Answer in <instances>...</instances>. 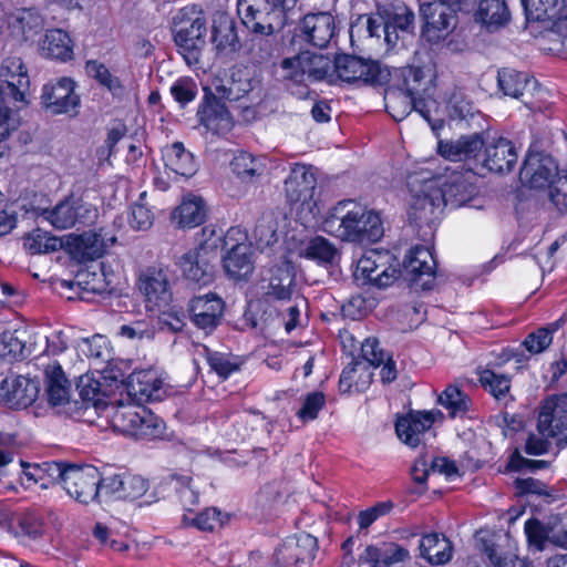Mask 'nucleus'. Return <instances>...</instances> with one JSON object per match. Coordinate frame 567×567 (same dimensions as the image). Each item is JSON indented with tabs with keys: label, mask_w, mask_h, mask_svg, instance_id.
Masks as SVG:
<instances>
[{
	"label": "nucleus",
	"mask_w": 567,
	"mask_h": 567,
	"mask_svg": "<svg viewBox=\"0 0 567 567\" xmlns=\"http://www.w3.org/2000/svg\"><path fill=\"white\" fill-rule=\"evenodd\" d=\"M322 230L342 241L377 243L384 233L382 219L373 209L354 200H340L329 209Z\"/></svg>",
	"instance_id": "f257e3e1"
},
{
	"label": "nucleus",
	"mask_w": 567,
	"mask_h": 567,
	"mask_svg": "<svg viewBox=\"0 0 567 567\" xmlns=\"http://www.w3.org/2000/svg\"><path fill=\"white\" fill-rule=\"evenodd\" d=\"M470 173L453 172L441 186L426 182L422 194L414 197L409 216L414 221L430 223L436 209L442 206L457 208L470 202L476 187L470 181Z\"/></svg>",
	"instance_id": "f03ea898"
},
{
	"label": "nucleus",
	"mask_w": 567,
	"mask_h": 567,
	"mask_svg": "<svg viewBox=\"0 0 567 567\" xmlns=\"http://www.w3.org/2000/svg\"><path fill=\"white\" fill-rule=\"evenodd\" d=\"M83 414L100 411V416L107 420L114 431L141 440L161 437L165 431V423L150 410L127 400L114 401L100 406L95 403L83 402Z\"/></svg>",
	"instance_id": "7ed1b4c3"
},
{
	"label": "nucleus",
	"mask_w": 567,
	"mask_h": 567,
	"mask_svg": "<svg viewBox=\"0 0 567 567\" xmlns=\"http://www.w3.org/2000/svg\"><path fill=\"white\" fill-rule=\"evenodd\" d=\"M206 31L205 17L196 7L183 8L174 16V40L188 65L199 62Z\"/></svg>",
	"instance_id": "20e7f679"
},
{
	"label": "nucleus",
	"mask_w": 567,
	"mask_h": 567,
	"mask_svg": "<svg viewBox=\"0 0 567 567\" xmlns=\"http://www.w3.org/2000/svg\"><path fill=\"white\" fill-rule=\"evenodd\" d=\"M473 0H433L422 6L424 34L430 42L444 40L455 28L456 12L468 10Z\"/></svg>",
	"instance_id": "39448f33"
},
{
	"label": "nucleus",
	"mask_w": 567,
	"mask_h": 567,
	"mask_svg": "<svg viewBox=\"0 0 567 567\" xmlns=\"http://www.w3.org/2000/svg\"><path fill=\"white\" fill-rule=\"evenodd\" d=\"M497 86L504 95L520 99L529 110L540 109L547 94L534 76L511 68L498 70Z\"/></svg>",
	"instance_id": "423d86ee"
},
{
	"label": "nucleus",
	"mask_w": 567,
	"mask_h": 567,
	"mask_svg": "<svg viewBox=\"0 0 567 567\" xmlns=\"http://www.w3.org/2000/svg\"><path fill=\"white\" fill-rule=\"evenodd\" d=\"M104 477L93 465H69L64 482V491L75 501L82 504L90 502L101 503L103 499L102 485Z\"/></svg>",
	"instance_id": "0eeeda50"
},
{
	"label": "nucleus",
	"mask_w": 567,
	"mask_h": 567,
	"mask_svg": "<svg viewBox=\"0 0 567 567\" xmlns=\"http://www.w3.org/2000/svg\"><path fill=\"white\" fill-rule=\"evenodd\" d=\"M39 216L55 229L63 230L92 223L96 217V208L81 197L70 195L54 207L43 209Z\"/></svg>",
	"instance_id": "6e6552de"
},
{
	"label": "nucleus",
	"mask_w": 567,
	"mask_h": 567,
	"mask_svg": "<svg viewBox=\"0 0 567 567\" xmlns=\"http://www.w3.org/2000/svg\"><path fill=\"white\" fill-rule=\"evenodd\" d=\"M243 24L254 33L270 35L285 28L270 0H237Z\"/></svg>",
	"instance_id": "1a4fd4ad"
},
{
	"label": "nucleus",
	"mask_w": 567,
	"mask_h": 567,
	"mask_svg": "<svg viewBox=\"0 0 567 567\" xmlns=\"http://www.w3.org/2000/svg\"><path fill=\"white\" fill-rule=\"evenodd\" d=\"M333 70L340 80L349 83L361 81L372 85L382 84L390 75L388 69L382 68L379 62L349 54L338 55Z\"/></svg>",
	"instance_id": "9d476101"
},
{
	"label": "nucleus",
	"mask_w": 567,
	"mask_h": 567,
	"mask_svg": "<svg viewBox=\"0 0 567 567\" xmlns=\"http://www.w3.org/2000/svg\"><path fill=\"white\" fill-rule=\"evenodd\" d=\"M216 258V245L204 243L183 254L177 265L186 279L207 285L214 279Z\"/></svg>",
	"instance_id": "9b49d317"
},
{
	"label": "nucleus",
	"mask_w": 567,
	"mask_h": 567,
	"mask_svg": "<svg viewBox=\"0 0 567 567\" xmlns=\"http://www.w3.org/2000/svg\"><path fill=\"white\" fill-rule=\"evenodd\" d=\"M390 256L375 250L365 252L358 261L354 278L362 285L389 287L398 278L396 268L389 265Z\"/></svg>",
	"instance_id": "f8f14e48"
},
{
	"label": "nucleus",
	"mask_w": 567,
	"mask_h": 567,
	"mask_svg": "<svg viewBox=\"0 0 567 567\" xmlns=\"http://www.w3.org/2000/svg\"><path fill=\"white\" fill-rule=\"evenodd\" d=\"M318 549L317 538L302 533L287 538L275 553L277 567H309Z\"/></svg>",
	"instance_id": "ddd939ff"
},
{
	"label": "nucleus",
	"mask_w": 567,
	"mask_h": 567,
	"mask_svg": "<svg viewBox=\"0 0 567 567\" xmlns=\"http://www.w3.org/2000/svg\"><path fill=\"white\" fill-rule=\"evenodd\" d=\"M224 310V300L214 292L192 298L188 306L192 322L206 336L220 324Z\"/></svg>",
	"instance_id": "4468645a"
},
{
	"label": "nucleus",
	"mask_w": 567,
	"mask_h": 567,
	"mask_svg": "<svg viewBox=\"0 0 567 567\" xmlns=\"http://www.w3.org/2000/svg\"><path fill=\"white\" fill-rule=\"evenodd\" d=\"M563 174L558 169L556 161L547 154L528 153L526 156L519 176L522 182L530 188L550 187L551 184Z\"/></svg>",
	"instance_id": "2eb2a0df"
},
{
	"label": "nucleus",
	"mask_w": 567,
	"mask_h": 567,
	"mask_svg": "<svg viewBox=\"0 0 567 567\" xmlns=\"http://www.w3.org/2000/svg\"><path fill=\"white\" fill-rule=\"evenodd\" d=\"M317 178L310 166L295 164L285 179V195L289 204L311 208Z\"/></svg>",
	"instance_id": "dca6fc26"
},
{
	"label": "nucleus",
	"mask_w": 567,
	"mask_h": 567,
	"mask_svg": "<svg viewBox=\"0 0 567 567\" xmlns=\"http://www.w3.org/2000/svg\"><path fill=\"white\" fill-rule=\"evenodd\" d=\"M74 90L75 83L70 78H61L54 83H48L42 89V105L52 114L69 113L80 104V97Z\"/></svg>",
	"instance_id": "f3484780"
},
{
	"label": "nucleus",
	"mask_w": 567,
	"mask_h": 567,
	"mask_svg": "<svg viewBox=\"0 0 567 567\" xmlns=\"http://www.w3.org/2000/svg\"><path fill=\"white\" fill-rule=\"evenodd\" d=\"M0 76L7 83L6 94L16 103V106H25L30 78L22 59L20 56L6 58L0 66Z\"/></svg>",
	"instance_id": "a211bd4d"
},
{
	"label": "nucleus",
	"mask_w": 567,
	"mask_h": 567,
	"mask_svg": "<svg viewBox=\"0 0 567 567\" xmlns=\"http://www.w3.org/2000/svg\"><path fill=\"white\" fill-rule=\"evenodd\" d=\"M537 430L543 436H563L567 432V394L545 400L538 414Z\"/></svg>",
	"instance_id": "6ab92c4d"
},
{
	"label": "nucleus",
	"mask_w": 567,
	"mask_h": 567,
	"mask_svg": "<svg viewBox=\"0 0 567 567\" xmlns=\"http://www.w3.org/2000/svg\"><path fill=\"white\" fill-rule=\"evenodd\" d=\"M148 489V482L140 475L114 474L104 477L103 498L130 499L142 497Z\"/></svg>",
	"instance_id": "aec40b11"
},
{
	"label": "nucleus",
	"mask_w": 567,
	"mask_h": 567,
	"mask_svg": "<svg viewBox=\"0 0 567 567\" xmlns=\"http://www.w3.org/2000/svg\"><path fill=\"white\" fill-rule=\"evenodd\" d=\"M410 551L394 542L368 545L359 555V563L369 567H393L410 560Z\"/></svg>",
	"instance_id": "412c9836"
},
{
	"label": "nucleus",
	"mask_w": 567,
	"mask_h": 567,
	"mask_svg": "<svg viewBox=\"0 0 567 567\" xmlns=\"http://www.w3.org/2000/svg\"><path fill=\"white\" fill-rule=\"evenodd\" d=\"M436 415L442 416V413L440 411L413 412L399 417L395 423L399 439L412 447L417 446L424 433L432 427Z\"/></svg>",
	"instance_id": "4be33fe9"
},
{
	"label": "nucleus",
	"mask_w": 567,
	"mask_h": 567,
	"mask_svg": "<svg viewBox=\"0 0 567 567\" xmlns=\"http://www.w3.org/2000/svg\"><path fill=\"white\" fill-rule=\"evenodd\" d=\"M517 159L518 154L514 144L505 137H498L486 144L483 166L489 172L504 174L514 168Z\"/></svg>",
	"instance_id": "5701e85b"
},
{
	"label": "nucleus",
	"mask_w": 567,
	"mask_h": 567,
	"mask_svg": "<svg viewBox=\"0 0 567 567\" xmlns=\"http://www.w3.org/2000/svg\"><path fill=\"white\" fill-rule=\"evenodd\" d=\"M436 262L427 247L416 246L411 249L405 260V268L411 274V282L422 289H430L434 280Z\"/></svg>",
	"instance_id": "b1692460"
},
{
	"label": "nucleus",
	"mask_w": 567,
	"mask_h": 567,
	"mask_svg": "<svg viewBox=\"0 0 567 567\" xmlns=\"http://www.w3.org/2000/svg\"><path fill=\"white\" fill-rule=\"evenodd\" d=\"M300 31L313 47L326 48L336 34L334 18L328 12L308 14L301 21Z\"/></svg>",
	"instance_id": "393cba45"
},
{
	"label": "nucleus",
	"mask_w": 567,
	"mask_h": 567,
	"mask_svg": "<svg viewBox=\"0 0 567 567\" xmlns=\"http://www.w3.org/2000/svg\"><path fill=\"white\" fill-rule=\"evenodd\" d=\"M212 42L220 53H235L240 50L241 41L236 21L227 12L217 11L213 16Z\"/></svg>",
	"instance_id": "a878e982"
},
{
	"label": "nucleus",
	"mask_w": 567,
	"mask_h": 567,
	"mask_svg": "<svg viewBox=\"0 0 567 567\" xmlns=\"http://www.w3.org/2000/svg\"><path fill=\"white\" fill-rule=\"evenodd\" d=\"M197 116L199 123L207 131L216 135L226 134L233 127V118L229 111L216 96H205L204 102L198 109Z\"/></svg>",
	"instance_id": "bb28decb"
},
{
	"label": "nucleus",
	"mask_w": 567,
	"mask_h": 567,
	"mask_svg": "<svg viewBox=\"0 0 567 567\" xmlns=\"http://www.w3.org/2000/svg\"><path fill=\"white\" fill-rule=\"evenodd\" d=\"M226 274L235 279L247 278L254 271L252 248L249 243L235 244L223 258Z\"/></svg>",
	"instance_id": "cd10ccee"
},
{
	"label": "nucleus",
	"mask_w": 567,
	"mask_h": 567,
	"mask_svg": "<svg viewBox=\"0 0 567 567\" xmlns=\"http://www.w3.org/2000/svg\"><path fill=\"white\" fill-rule=\"evenodd\" d=\"M385 107L395 121L404 120L413 110L430 122L429 110L425 100H414L398 90H390L385 94Z\"/></svg>",
	"instance_id": "c85d7f7f"
},
{
	"label": "nucleus",
	"mask_w": 567,
	"mask_h": 567,
	"mask_svg": "<svg viewBox=\"0 0 567 567\" xmlns=\"http://www.w3.org/2000/svg\"><path fill=\"white\" fill-rule=\"evenodd\" d=\"M484 143L480 134L462 136L456 141L439 142V153L453 162H460L476 157Z\"/></svg>",
	"instance_id": "c756f323"
},
{
	"label": "nucleus",
	"mask_w": 567,
	"mask_h": 567,
	"mask_svg": "<svg viewBox=\"0 0 567 567\" xmlns=\"http://www.w3.org/2000/svg\"><path fill=\"white\" fill-rule=\"evenodd\" d=\"M385 37L384 42L393 48L404 34L413 30L414 13L406 7H398L394 11H384Z\"/></svg>",
	"instance_id": "7c9ffc66"
},
{
	"label": "nucleus",
	"mask_w": 567,
	"mask_h": 567,
	"mask_svg": "<svg viewBox=\"0 0 567 567\" xmlns=\"http://www.w3.org/2000/svg\"><path fill=\"white\" fill-rule=\"evenodd\" d=\"M475 20L488 31H495L507 25L511 21V11L505 0H481Z\"/></svg>",
	"instance_id": "2f4dec72"
},
{
	"label": "nucleus",
	"mask_w": 567,
	"mask_h": 567,
	"mask_svg": "<svg viewBox=\"0 0 567 567\" xmlns=\"http://www.w3.org/2000/svg\"><path fill=\"white\" fill-rule=\"evenodd\" d=\"M165 167L183 177H190L197 171L194 155L187 151L183 143L175 142L162 151Z\"/></svg>",
	"instance_id": "473e14b6"
},
{
	"label": "nucleus",
	"mask_w": 567,
	"mask_h": 567,
	"mask_svg": "<svg viewBox=\"0 0 567 567\" xmlns=\"http://www.w3.org/2000/svg\"><path fill=\"white\" fill-rule=\"evenodd\" d=\"M7 385L11 386L10 392H7V402L19 408L29 406L38 396L37 383L27 377H6L0 382V389H4Z\"/></svg>",
	"instance_id": "72a5a7b5"
},
{
	"label": "nucleus",
	"mask_w": 567,
	"mask_h": 567,
	"mask_svg": "<svg viewBox=\"0 0 567 567\" xmlns=\"http://www.w3.org/2000/svg\"><path fill=\"white\" fill-rule=\"evenodd\" d=\"M230 168L241 183L254 184L265 174L266 163L262 157L240 151L234 155Z\"/></svg>",
	"instance_id": "f704fd0d"
},
{
	"label": "nucleus",
	"mask_w": 567,
	"mask_h": 567,
	"mask_svg": "<svg viewBox=\"0 0 567 567\" xmlns=\"http://www.w3.org/2000/svg\"><path fill=\"white\" fill-rule=\"evenodd\" d=\"M138 282L140 291L150 302L157 305L161 300H167L168 278L162 268H147L141 274Z\"/></svg>",
	"instance_id": "c9c22d12"
},
{
	"label": "nucleus",
	"mask_w": 567,
	"mask_h": 567,
	"mask_svg": "<svg viewBox=\"0 0 567 567\" xmlns=\"http://www.w3.org/2000/svg\"><path fill=\"white\" fill-rule=\"evenodd\" d=\"M7 23L12 35L27 40L42 28L43 19L35 9L19 8L8 14Z\"/></svg>",
	"instance_id": "e433bc0d"
},
{
	"label": "nucleus",
	"mask_w": 567,
	"mask_h": 567,
	"mask_svg": "<svg viewBox=\"0 0 567 567\" xmlns=\"http://www.w3.org/2000/svg\"><path fill=\"white\" fill-rule=\"evenodd\" d=\"M420 553L430 564L444 565L452 558L453 546L444 535L430 533L422 537Z\"/></svg>",
	"instance_id": "4c0bfd02"
},
{
	"label": "nucleus",
	"mask_w": 567,
	"mask_h": 567,
	"mask_svg": "<svg viewBox=\"0 0 567 567\" xmlns=\"http://www.w3.org/2000/svg\"><path fill=\"white\" fill-rule=\"evenodd\" d=\"M41 54L44 58L68 61L73 56V43L69 34L61 29L47 31L41 44Z\"/></svg>",
	"instance_id": "58836bf2"
},
{
	"label": "nucleus",
	"mask_w": 567,
	"mask_h": 567,
	"mask_svg": "<svg viewBox=\"0 0 567 567\" xmlns=\"http://www.w3.org/2000/svg\"><path fill=\"white\" fill-rule=\"evenodd\" d=\"M338 249L329 239L315 236L306 240L299 250V256L318 265H333L338 258Z\"/></svg>",
	"instance_id": "ea45409f"
},
{
	"label": "nucleus",
	"mask_w": 567,
	"mask_h": 567,
	"mask_svg": "<svg viewBox=\"0 0 567 567\" xmlns=\"http://www.w3.org/2000/svg\"><path fill=\"white\" fill-rule=\"evenodd\" d=\"M49 403L62 405L69 401L70 382L60 364H49L44 371Z\"/></svg>",
	"instance_id": "a19ab883"
},
{
	"label": "nucleus",
	"mask_w": 567,
	"mask_h": 567,
	"mask_svg": "<svg viewBox=\"0 0 567 567\" xmlns=\"http://www.w3.org/2000/svg\"><path fill=\"white\" fill-rule=\"evenodd\" d=\"M206 208L200 197L187 196L174 210L173 219L181 227L193 228L205 221Z\"/></svg>",
	"instance_id": "79ce46f5"
},
{
	"label": "nucleus",
	"mask_w": 567,
	"mask_h": 567,
	"mask_svg": "<svg viewBox=\"0 0 567 567\" xmlns=\"http://www.w3.org/2000/svg\"><path fill=\"white\" fill-rule=\"evenodd\" d=\"M371 381V373L359 361L351 362L340 375L339 390L341 393L361 392Z\"/></svg>",
	"instance_id": "37998d69"
},
{
	"label": "nucleus",
	"mask_w": 567,
	"mask_h": 567,
	"mask_svg": "<svg viewBox=\"0 0 567 567\" xmlns=\"http://www.w3.org/2000/svg\"><path fill=\"white\" fill-rule=\"evenodd\" d=\"M480 550L486 556L491 567H528L514 553L504 550L501 544L491 539H482Z\"/></svg>",
	"instance_id": "c03bdc74"
},
{
	"label": "nucleus",
	"mask_w": 567,
	"mask_h": 567,
	"mask_svg": "<svg viewBox=\"0 0 567 567\" xmlns=\"http://www.w3.org/2000/svg\"><path fill=\"white\" fill-rule=\"evenodd\" d=\"M295 276L288 266L278 267L272 271L266 295L276 300H290Z\"/></svg>",
	"instance_id": "a18cd8bd"
},
{
	"label": "nucleus",
	"mask_w": 567,
	"mask_h": 567,
	"mask_svg": "<svg viewBox=\"0 0 567 567\" xmlns=\"http://www.w3.org/2000/svg\"><path fill=\"white\" fill-rule=\"evenodd\" d=\"M402 83L398 86V91H402L414 100H425L426 92L424 72L419 66L408 65L399 71Z\"/></svg>",
	"instance_id": "49530a36"
},
{
	"label": "nucleus",
	"mask_w": 567,
	"mask_h": 567,
	"mask_svg": "<svg viewBox=\"0 0 567 567\" xmlns=\"http://www.w3.org/2000/svg\"><path fill=\"white\" fill-rule=\"evenodd\" d=\"M11 530L18 537L25 536L35 539L43 533L42 518L34 512L17 514L11 519Z\"/></svg>",
	"instance_id": "de8ad7c7"
},
{
	"label": "nucleus",
	"mask_w": 567,
	"mask_h": 567,
	"mask_svg": "<svg viewBox=\"0 0 567 567\" xmlns=\"http://www.w3.org/2000/svg\"><path fill=\"white\" fill-rule=\"evenodd\" d=\"M439 403L445 408L451 417L463 416L471 408V399L460 388L449 385L439 396Z\"/></svg>",
	"instance_id": "09e8293b"
},
{
	"label": "nucleus",
	"mask_w": 567,
	"mask_h": 567,
	"mask_svg": "<svg viewBox=\"0 0 567 567\" xmlns=\"http://www.w3.org/2000/svg\"><path fill=\"white\" fill-rule=\"evenodd\" d=\"M385 16L382 13H374L370 16H360L354 23L351 24L350 34H365L368 38H383L385 37Z\"/></svg>",
	"instance_id": "8fccbe9b"
},
{
	"label": "nucleus",
	"mask_w": 567,
	"mask_h": 567,
	"mask_svg": "<svg viewBox=\"0 0 567 567\" xmlns=\"http://www.w3.org/2000/svg\"><path fill=\"white\" fill-rule=\"evenodd\" d=\"M385 16L382 13H374L370 16H360L354 23L351 24L350 34H365L368 38H383L385 37Z\"/></svg>",
	"instance_id": "3c124183"
},
{
	"label": "nucleus",
	"mask_w": 567,
	"mask_h": 567,
	"mask_svg": "<svg viewBox=\"0 0 567 567\" xmlns=\"http://www.w3.org/2000/svg\"><path fill=\"white\" fill-rule=\"evenodd\" d=\"M115 243V237H107L103 229L86 231L80 236V245L91 259L100 258L105 250Z\"/></svg>",
	"instance_id": "603ef678"
},
{
	"label": "nucleus",
	"mask_w": 567,
	"mask_h": 567,
	"mask_svg": "<svg viewBox=\"0 0 567 567\" xmlns=\"http://www.w3.org/2000/svg\"><path fill=\"white\" fill-rule=\"evenodd\" d=\"M478 381L497 400L505 398L511 389V379L507 375L497 374L489 369L478 372Z\"/></svg>",
	"instance_id": "864d4df0"
},
{
	"label": "nucleus",
	"mask_w": 567,
	"mask_h": 567,
	"mask_svg": "<svg viewBox=\"0 0 567 567\" xmlns=\"http://www.w3.org/2000/svg\"><path fill=\"white\" fill-rule=\"evenodd\" d=\"M130 388L134 395L152 399L161 388V381L152 371L134 372L130 377Z\"/></svg>",
	"instance_id": "5fc2aeb1"
},
{
	"label": "nucleus",
	"mask_w": 567,
	"mask_h": 567,
	"mask_svg": "<svg viewBox=\"0 0 567 567\" xmlns=\"http://www.w3.org/2000/svg\"><path fill=\"white\" fill-rule=\"evenodd\" d=\"M306 59L301 61L306 64L307 82L323 80L332 68L331 60L322 54L303 52Z\"/></svg>",
	"instance_id": "6e6d98bb"
},
{
	"label": "nucleus",
	"mask_w": 567,
	"mask_h": 567,
	"mask_svg": "<svg viewBox=\"0 0 567 567\" xmlns=\"http://www.w3.org/2000/svg\"><path fill=\"white\" fill-rule=\"evenodd\" d=\"M60 246L61 243L56 237L49 236L40 229L29 234L24 239V247L32 255L55 251Z\"/></svg>",
	"instance_id": "4d7b16f0"
},
{
	"label": "nucleus",
	"mask_w": 567,
	"mask_h": 567,
	"mask_svg": "<svg viewBox=\"0 0 567 567\" xmlns=\"http://www.w3.org/2000/svg\"><path fill=\"white\" fill-rule=\"evenodd\" d=\"M183 524L195 526L200 530H214L217 526H221L220 512L217 508H206L199 514H184Z\"/></svg>",
	"instance_id": "13d9d810"
},
{
	"label": "nucleus",
	"mask_w": 567,
	"mask_h": 567,
	"mask_svg": "<svg viewBox=\"0 0 567 567\" xmlns=\"http://www.w3.org/2000/svg\"><path fill=\"white\" fill-rule=\"evenodd\" d=\"M172 481L176 482V491L183 508L192 514L193 506L198 503V493L192 487V477L188 475L173 474Z\"/></svg>",
	"instance_id": "bf43d9fd"
},
{
	"label": "nucleus",
	"mask_w": 567,
	"mask_h": 567,
	"mask_svg": "<svg viewBox=\"0 0 567 567\" xmlns=\"http://www.w3.org/2000/svg\"><path fill=\"white\" fill-rule=\"evenodd\" d=\"M306 59L303 52L286 58L281 62V69L284 71V79L295 84H306V64L301 61Z\"/></svg>",
	"instance_id": "052dcab7"
},
{
	"label": "nucleus",
	"mask_w": 567,
	"mask_h": 567,
	"mask_svg": "<svg viewBox=\"0 0 567 567\" xmlns=\"http://www.w3.org/2000/svg\"><path fill=\"white\" fill-rule=\"evenodd\" d=\"M24 343L12 332H3L0 337V358L7 361L21 360Z\"/></svg>",
	"instance_id": "680f3d73"
},
{
	"label": "nucleus",
	"mask_w": 567,
	"mask_h": 567,
	"mask_svg": "<svg viewBox=\"0 0 567 567\" xmlns=\"http://www.w3.org/2000/svg\"><path fill=\"white\" fill-rule=\"evenodd\" d=\"M207 362L212 370H214L219 377L226 379L233 372L239 369V365L234 362L228 355L213 352L207 347H203Z\"/></svg>",
	"instance_id": "e2e57ef3"
},
{
	"label": "nucleus",
	"mask_w": 567,
	"mask_h": 567,
	"mask_svg": "<svg viewBox=\"0 0 567 567\" xmlns=\"http://www.w3.org/2000/svg\"><path fill=\"white\" fill-rule=\"evenodd\" d=\"M259 89V81L244 75L241 72L234 73L229 81L228 93L233 100L238 101Z\"/></svg>",
	"instance_id": "0e129e2a"
},
{
	"label": "nucleus",
	"mask_w": 567,
	"mask_h": 567,
	"mask_svg": "<svg viewBox=\"0 0 567 567\" xmlns=\"http://www.w3.org/2000/svg\"><path fill=\"white\" fill-rule=\"evenodd\" d=\"M171 94L182 106L192 102L197 95V85L190 78H181L171 86Z\"/></svg>",
	"instance_id": "69168bd1"
},
{
	"label": "nucleus",
	"mask_w": 567,
	"mask_h": 567,
	"mask_svg": "<svg viewBox=\"0 0 567 567\" xmlns=\"http://www.w3.org/2000/svg\"><path fill=\"white\" fill-rule=\"evenodd\" d=\"M326 398L322 392L308 393L297 415L303 421L317 419L319 411L324 406Z\"/></svg>",
	"instance_id": "338daca9"
},
{
	"label": "nucleus",
	"mask_w": 567,
	"mask_h": 567,
	"mask_svg": "<svg viewBox=\"0 0 567 567\" xmlns=\"http://www.w3.org/2000/svg\"><path fill=\"white\" fill-rule=\"evenodd\" d=\"M549 198L560 212H567V172L556 179L549 187Z\"/></svg>",
	"instance_id": "774afa93"
}]
</instances>
